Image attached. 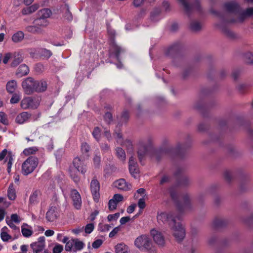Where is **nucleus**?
Masks as SVG:
<instances>
[{
	"label": "nucleus",
	"instance_id": "obj_1",
	"mask_svg": "<svg viewBox=\"0 0 253 253\" xmlns=\"http://www.w3.org/2000/svg\"><path fill=\"white\" fill-rule=\"evenodd\" d=\"M224 6L226 13L224 15L218 14V15L226 22H242L248 17L253 18V7L243 10L235 1L225 3Z\"/></svg>",
	"mask_w": 253,
	"mask_h": 253
},
{
	"label": "nucleus",
	"instance_id": "obj_2",
	"mask_svg": "<svg viewBox=\"0 0 253 253\" xmlns=\"http://www.w3.org/2000/svg\"><path fill=\"white\" fill-rule=\"evenodd\" d=\"M38 164V160L33 156L28 158L22 165V173L27 175L32 173L36 168Z\"/></svg>",
	"mask_w": 253,
	"mask_h": 253
},
{
	"label": "nucleus",
	"instance_id": "obj_3",
	"mask_svg": "<svg viewBox=\"0 0 253 253\" xmlns=\"http://www.w3.org/2000/svg\"><path fill=\"white\" fill-rule=\"evenodd\" d=\"M41 99L39 97H24L20 102V106L23 109H36L40 104Z\"/></svg>",
	"mask_w": 253,
	"mask_h": 253
},
{
	"label": "nucleus",
	"instance_id": "obj_4",
	"mask_svg": "<svg viewBox=\"0 0 253 253\" xmlns=\"http://www.w3.org/2000/svg\"><path fill=\"white\" fill-rule=\"evenodd\" d=\"M172 224H174L172 227L173 235L175 239L178 241H182L185 236V231L181 224L179 222L176 223L175 219L173 218L171 220Z\"/></svg>",
	"mask_w": 253,
	"mask_h": 253
},
{
	"label": "nucleus",
	"instance_id": "obj_5",
	"mask_svg": "<svg viewBox=\"0 0 253 253\" xmlns=\"http://www.w3.org/2000/svg\"><path fill=\"white\" fill-rule=\"evenodd\" d=\"M152 242L151 239L145 235L138 237L134 241L135 246L142 251H144L151 246Z\"/></svg>",
	"mask_w": 253,
	"mask_h": 253
},
{
	"label": "nucleus",
	"instance_id": "obj_6",
	"mask_svg": "<svg viewBox=\"0 0 253 253\" xmlns=\"http://www.w3.org/2000/svg\"><path fill=\"white\" fill-rule=\"evenodd\" d=\"M90 190L93 200L95 202L97 203L100 198V183L95 177H94L91 180Z\"/></svg>",
	"mask_w": 253,
	"mask_h": 253
},
{
	"label": "nucleus",
	"instance_id": "obj_7",
	"mask_svg": "<svg viewBox=\"0 0 253 253\" xmlns=\"http://www.w3.org/2000/svg\"><path fill=\"white\" fill-rule=\"evenodd\" d=\"M183 6L185 11L189 12L192 10L195 9L199 10L200 8L199 0H178Z\"/></svg>",
	"mask_w": 253,
	"mask_h": 253
},
{
	"label": "nucleus",
	"instance_id": "obj_8",
	"mask_svg": "<svg viewBox=\"0 0 253 253\" xmlns=\"http://www.w3.org/2000/svg\"><path fill=\"white\" fill-rule=\"evenodd\" d=\"M14 155L11 151H8L6 149L0 153V161L5 158L4 162L7 163V171L8 173L11 171V167L13 162Z\"/></svg>",
	"mask_w": 253,
	"mask_h": 253
},
{
	"label": "nucleus",
	"instance_id": "obj_9",
	"mask_svg": "<svg viewBox=\"0 0 253 253\" xmlns=\"http://www.w3.org/2000/svg\"><path fill=\"white\" fill-rule=\"evenodd\" d=\"M35 80L32 78H27L22 83V86L24 92L31 94L34 92Z\"/></svg>",
	"mask_w": 253,
	"mask_h": 253
},
{
	"label": "nucleus",
	"instance_id": "obj_10",
	"mask_svg": "<svg viewBox=\"0 0 253 253\" xmlns=\"http://www.w3.org/2000/svg\"><path fill=\"white\" fill-rule=\"evenodd\" d=\"M70 196L75 208L77 210L81 209L82 205V201L79 192L76 189H73L71 190Z\"/></svg>",
	"mask_w": 253,
	"mask_h": 253
},
{
	"label": "nucleus",
	"instance_id": "obj_11",
	"mask_svg": "<svg viewBox=\"0 0 253 253\" xmlns=\"http://www.w3.org/2000/svg\"><path fill=\"white\" fill-rule=\"evenodd\" d=\"M73 164L78 171L82 174H85L86 172V165L84 158L76 157L73 161Z\"/></svg>",
	"mask_w": 253,
	"mask_h": 253
},
{
	"label": "nucleus",
	"instance_id": "obj_12",
	"mask_svg": "<svg viewBox=\"0 0 253 253\" xmlns=\"http://www.w3.org/2000/svg\"><path fill=\"white\" fill-rule=\"evenodd\" d=\"M124 200V197L120 194H115L113 198L109 201L108 209L110 211H114L117 208V205Z\"/></svg>",
	"mask_w": 253,
	"mask_h": 253
},
{
	"label": "nucleus",
	"instance_id": "obj_13",
	"mask_svg": "<svg viewBox=\"0 0 253 253\" xmlns=\"http://www.w3.org/2000/svg\"><path fill=\"white\" fill-rule=\"evenodd\" d=\"M31 247L34 253H40L45 247V241L44 237L40 238L37 242L31 244Z\"/></svg>",
	"mask_w": 253,
	"mask_h": 253
},
{
	"label": "nucleus",
	"instance_id": "obj_14",
	"mask_svg": "<svg viewBox=\"0 0 253 253\" xmlns=\"http://www.w3.org/2000/svg\"><path fill=\"white\" fill-rule=\"evenodd\" d=\"M115 187L118 189L124 191H126L130 190L131 188V185L127 183L126 180L124 178H121L117 180H116L114 183Z\"/></svg>",
	"mask_w": 253,
	"mask_h": 253
},
{
	"label": "nucleus",
	"instance_id": "obj_15",
	"mask_svg": "<svg viewBox=\"0 0 253 253\" xmlns=\"http://www.w3.org/2000/svg\"><path fill=\"white\" fill-rule=\"evenodd\" d=\"M59 216L58 212L55 207H51L46 212L45 218L47 222H52L55 221Z\"/></svg>",
	"mask_w": 253,
	"mask_h": 253
},
{
	"label": "nucleus",
	"instance_id": "obj_16",
	"mask_svg": "<svg viewBox=\"0 0 253 253\" xmlns=\"http://www.w3.org/2000/svg\"><path fill=\"white\" fill-rule=\"evenodd\" d=\"M151 234L153 236L155 242L159 246H164L165 243V240L162 234L155 229H152L151 231Z\"/></svg>",
	"mask_w": 253,
	"mask_h": 253
},
{
	"label": "nucleus",
	"instance_id": "obj_17",
	"mask_svg": "<svg viewBox=\"0 0 253 253\" xmlns=\"http://www.w3.org/2000/svg\"><path fill=\"white\" fill-rule=\"evenodd\" d=\"M129 170L130 174L134 178H136L139 173L137 164L135 162L133 157L131 156L129 160Z\"/></svg>",
	"mask_w": 253,
	"mask_h": 253
},
{
	"label": "nucleus",
	"instance_id": "obj_18",
	"mask_svg": "<svg viewBox=\"0 0 253 253\" xmlns=\"http://www.w3.org/2000/svg\"><path fill=\"white\" fill-rule=\"evenodd\" d=\"M117 135V142L121 145L126 146L129 152H133V147L132 142L130 140L126 139L124 142L123 141L122 135L120 133H116Z\"/></svg>",
	"mask_w": 253,
	"mask_h": 253
},
{
	"label": "nucleus",
	"instance_id": "obj_19",
	"mask_svg": "<svg viewBox=\"0 0 253 253\" xmlns=\"http://www.w3.org/2000/svg\"><path fill=\"white\" fill-rule=\"evenodd\" d=\"M110 51L111 55L114 56L117 60H119L120 54L124 52L125 49L113 42Z\"/></svg>",
	"mask_w": 253,
	"mask_h": 253
},
{
	"label": "nucleus",
	"instance_id": "obj_20",
	"mask_svg": "<svg viewBox=\"0 0 253 253\" xmlns=\"http://www.w3.org/2000/svg\"><path fill=\"white\" fill-rule=\"evenodd\" d=\"M47 83L43 80L35 81L34 92H43L47 88Z\"/></svg>",
	"mask_w": 253,
	"mask_h": 253
},
{
	"label": "nucleus",
	"instance_id": "obj_21",
	"mask_svg": "<svg viewBox=\"0 0 253 253\" xmlns=\"http://www.w3.org/2000/svg\"><path fill=\"white\" fill-rule=\"evenodd\" d=\"M190 203V199L189 195L187 194H184L182 197L181 203H177V207L179 210L181 209L186 208L189 207Z\"/></svg>",
	"mask_w": 253,
	"mask_h": 253
},
{
	"label": "nucleus",
	"instance_id": "obj_22",
	"mask_svg": "<svg viewBox=\"0 0 253 253\" xmlns=\"http://www.w3.org/2000/svg\"><path fill=\"white\" fill-rule=\"evenodd\" d=\"M171 218L169 214L165 212H158L157 215V220L160 224L165 223L169 222Z\"/></svg>",
	"mask_w": 253,
	"mask_h": 253
},
{
	"label": "nucleus",
	"instance_id": "obj_23",
	"mask_svg": "<svg viewBox=\"0 0 253 253\" xmlns=\"http://www.w3.org/2000/svg\"><path fill=\"white\" fill-rule=\"evenodd\" d=\"M31 115L26 112H23L18 114L16 118V122L22 124L26 122L30 117Z\"/></svg>",
	"mask_w": 253,
	"mask_h": 253
},
{
	"label": "nucleus",
	"instance_id": "obj_24",
	"mask_svg": "<svg viewBox=\"0 0 253 253\" xmlns=\"http://www.w3.org/2000/svg\"><path fill=\"white\" fill-rule=\"evenodd\" d=\"M21 232L24 237H29L33 234L32 228L26 223H23L21 226Z\"/></svg>",
	"mask_w": 253,
	"mask_h": 253
},
{
	"label": "nucleus",
	"instance_id": "obj_25",
	"mask_svg": "<svg viewBox=\"0 0 253 253\" xmlns=\"http://www.w3.org/2000/svg\"><path fill=\"white\" fill-rule=\"evenodd\" d=\"M137 147H138V151H137V154H138V157L140 161V162L141 163L143 159L145 157L148 149L147 148L146 146H140V145H138V143H137Z\"/></svg>",
	"mask_w": 253,
	"mask_h": 253
},
{
	"label": "nucleus",
	"instance_id": "obj_26",
	"mask_svg": "<svg viewBox=\"0 0 253 253\" xmlns=\"http://www.w3.org/2000/svg\"><path fill=\"white\" fill-rule=\"evenodd\" d=\"M39 8V5L35 3L29 7H25L22 10V13L23 15H28L36 11Z\"/></svg>",
	"mask_w": 253,
	"mask_h": 253
},
{
	"label": "nucleus",
	"instance_id": "obj_27",
	"mask_svg": "<svg viewBox=\"0 0 253 253\" xmlns=\"http://www.w3.org/2000/svg\"><path fill=\"white\" fill-rule=\"evenodd\" d=\"M29 69L28 67L25 64H22L18 67L16 74L19 77L25 76L29 73Z\"/></svg>",
	"mask_w": 253,
	"mask_h": 253
},
{
	"label": "nucleus",
	"instance_id": "obj_28",
	"mask_svg": "<svg viewBox=\"0 0 253 253\" xmlns=\"http://www.w3.org/2000/svg\"><path fill=\"white\" fill-rule=\"evenodd\" d=\"M41 195L40 191L36 190L31 195L29 198V202L31 204L35 205L39 202V197Z\"/></svg>",
	"mask_w": 253,
	"mask_h": 253
},
{
	"label": "nucleus",
	"instance_id": "obj_29",
	"mask_svg": "<svg viewBox=\"0 0 253 253\" xmlns=\"http://www.w3.org/2000/svg\"><path fill=\"white\" fill-rule=\"evenodd\" d=\"M138 145L140 146H146L148 149L153 143V138L150 137H147L141 139L138 142Z\"/></svg>",
	"mask_w": 253,
	"mask_h": 253
},
{
	"label": "nucleus",
	"instance_id": "obj_30",
	"mask_svg": "<svg viewBox=\"0 0 253 253\" xmlns=\"http://www.w3.org/2000/svg\"><path fill=\"white\" fill-rule=\"evenodd\" d=\"M128 248L124 243L117 244L115 246L116 253H128Z\"/></svg>",
	"mask_w": 253,
	"mask_h": 253
},
{
	"label": "nucleus",
	"instance_id": "obj_31",
	"mask_svg": "<svg viewBox=\"0 0 253 253\" xmlns=\"http://www.w3.org/2000/svg\"><path fill=\"white\" fill-rule=\"evenodd\" d=\"M6 90L9 93H13L17 87V83L15 80H11L6 84Z\"/></svg>",
	"mask_w": 253,
	"mask_h": 253
},
{
	"label": "nucleus",
	"instance_id": "obj_32",
	"mask_svg": "<svg viewBox=\"0 0 253 253\" xmlns=\"http://www.w3.org/2000/svg\"><path fill=\"white\" fill-rule=\"evenodd\" d=\"M8 228L7 227H3L1 230L0 238L4 242H7L12 238V237L8 234Z\"/></svg>",
	"mask_w": 253,
	"mask_h": 253
},
{
	"label": "nucleus",
	"instance_id": "obj_33",
	"mask_svg": "<svg viewBox=\"0 0 253 253\" xmlns=\"http://www.w3.org/2000/svg\"><path fill=\"white\" fill-rule=\"evenodd\" d=\"M51 13V11L49 9L44 8L39 11L37 14L39 17L47 19Z\"/></svg>",
	"mask_w": 253,
	"mask_h": 253
},
{
	"label": "nucleus",
	"instance_id": "obj_34",
	"mask_svg": "<svg viewBox=\"0 0 253 253\" xmlns=\"http://www.w3.org/2000/svg\"><path fill=\"white\" fill-rule=\"evenodd\" d=\"M7 196L8 199L10 200H14L16 198V191L15 189L14 188L13 184H11L9 186L7 190Z\"/></svg>",
	"mask_w": 253,
	"mask_h": 253
},
{
	"label": "nucleus",
	"instance_id": "obj_35",
	"mask_svg": "<svg viewBox=\"0 0 253 253\" xmlns=\"http://www.w3.org/2000/svg\"><path fill=\"white\" fill-rule=\"evenodd\" d=\"M24 35L22 31H18L13 35L12 40L14 42H19L23 40Z\"/></svg>",
	"mask_w": 253,
	"mask_h": 253
},
{
	"label": "nucleus",
	"instance_id": "obj_36",
	"mask_svg": "<svg viewBox=\"0 0 253 253\" xmlns=\"http://www.w3.org/2000/svg\"><path fill=\"white\" fill-rule=\"evenodd\" d=\"M116 154L118 158L121 161H124L126 158L125 151L120 147H117L116 149Z\"/></svg>",
	"mask_w": 253,
	"mask_h": 253
},
{
	"label": "nucleus",
	"instance_id": "obj_37",
	"mask_svg": "<svg viewBox=\"0 0 253 253\" xmlns=\"http://www.w3.org/2000/svg\"><path fill=\"white\" fill-rule=\"evenodd\" d=\"M34 23L36 25L42 27H45L47 26L49 24L47 19H43L39 17H38V18L34 20Z\"/></svg>",
	"mask_w": 253,
	"mask_h": 253
},
{
	"label": "nucleus",
	"instance_id": "obj_38",
	"mask_svg": "<svg viewBox=\"0 0 253 253\" xmlns=\"http://www.w3.org/2000/svg\"><path fill=\"white\" fill-rule=\"evenodd\" d=\"M190 28L192 31L197 32L201 29L202 25L197 21H193L191 23Z\"/></svg>",
	"mask_w": 253,
	"mask_h": 253
},
{
	"label": "nucleus",
	"instance_id": "obj_39",
	"mask_svg": "<svg viewBox=\"0 0 253 253\" xmlns=\"http://www.w3.org/2000/svg\"><path fill=\"white\" fill-rule=\"evenodd\" d=\"M21 98L20 93H13L10 100L11 104H16L19 102Z\"/></svg>",
	"mask_w": 253,
	"mask_h": 253
},
{
	"label": "nucleus",
	"instance_id": "obj_40",
	"mask_svg": "<svg viewBox=\"0 0 253 253\" xmlns=\"http://www.w3.org/2000/svg\"><path fill=\"white\" fill-rule=\"evenodd\" d=\"M160 12L161 11L159 9H157L152 12L151 14V20L155 22L161 19V17L160 16Z\"/></svg>",
	"mask_w": 253,
	"mask_h": 253
},
{
	"label": "nucleus",
	"instance_id": "obj_41",
	"mask_svg": "<svg viewBox=\"0 0 253 253\" xmlns=\"http://www.w3.org/2000/svg\"><path fill=\"white\" fill-rule=\"evenodd\" d=\"M225 224V221L222 218H215L213 222V225L216 228L222 227Z\"/></svg>",
	"mask_w": 253,
	"mask_h": 253
},
{
	"label": "nucleus",
	"instance_id": "obj_42",
	"mask_svg": "<svg viewBox=\"0 0 253 253\" xmlns=\"http://www.w3.org/2000/svg\"><path fill=\"white\" fill-rule=\"evenodd\" d=\"M92 134L93 137L97 141H99L101 136L100 129L98 127H95L92 132Z\"/></svg>",
	"mask_w": 253,
	"mask_h": 253
},
{
	"label": "nucleus",
	"instance_id": "obj_43",
	"mask_svg": "<svg viewBox=\"0 0 253 253\" xmlns=\"http://www.w3.org/2000/svg\"><path fill=\"white\" fill-rule=\"evenodd\" d=\"M111 228V226L107 224L99 223L98 224V230L100 232L108 231Z\"/></svg>",
	"mask_w": 253,
	"mask_h": 253
},
{
	"label": "nucleus",
	"instance_id": "obj_44",
	"mask_svg": "<svg viewBox=\"0 0 253 253\" xmlns=\"http://www.w3.org/2000/svg\"><path fill=\"white\" fill-rule=\"evenodd\" d=\"M74 246L76 250H81L83 248L84 244L81 241L74 239Z\"/></svg>",
	"mask_w": 253,
	"mask_h": 253
},
{
	"label": "nucleus",
	"instance_id": "obj_45",
	"mask_svg": "<svg viewBox=\"0 0 253 253\" xmlns=\"http://www.w3.org/2000/svg\"><path fill=\"white\" fill-rule=\"evenodd\" d=\"M26 30L28 32L32 33H39L41 32V29L35 26H29L27 27Z\"/></svg>",
	"mask_w": 253,
	"mask_h": 253
},
{
	"label": "nucleus",
	"instance_id": "obj_46",
	"mask_svg": "<svg viewBox=\"0 0 253 253\" xmlns=\"http://www.w3.org/2000/svg\"><path fill=\"white\" fill-rule=\"evenodd\" d=\"M37 151L38 148L36 147H32L25 149L23 153L26 155H29L35 153Z\"/></svg>",
	"mask_w": 253,
	"mask_h": 253
},
{
	"label": "nucleus",
	"instance_id": "obj_47",
	"mask_svg": "<svg viewBox=\"0 0 253 253\" xmlns=\"http://www.w3.org/2000/svg\"><path fill=\"white\" fill-rule=\"evenodd\" d=\"M70 174L72 179L75 183H77L80 181V178L77 174V172L75 173L73 170L70 169Z\"/></svg>",
	"mask_w": 253,
	"mask_h": 253
},
{
	"label": "nucleus",
	"instance_id": "obj_48",
	"mask_svg": "<svg viewBox=\"0 0 253 253\" xmlns=\"http://www.w3.org/2000/svg\"><path fill=\"white\" fill-rule=\"evenodd\" d=\"M246 62L249 64H253V54L250 52H248L245 54Z\"/></svg>",
	"mask_w": 253,
	"mask_h": 253
},
{
	"label": "nucleus",
	"instance_id": "obj_49",
	"mask_svg": "<svg viewBox=\"0 0 253 253\" xmlns=\"http://www.w3.org/2000/svg\"><path fill=\"white\" fill-rule=\"evenodd\" d=\"M41 54L42 56L49 58L52 55V52L49 50L43 48L41 49Z\"/></svg>",
	"mask_w": 253,
	"mask_h": 253
},
{
	"label": "nucleus",
	"instance_id": "obj_50",
	"mask_svg": "<svg viewBox=\"0 0 253 253\" xmlns=\"http://www.w3.org/2000/svg\"><path fill=\"white\" fill-rule=\"evenodd\" d=\"M0 122L4 125H7L8 124V120L6 118V114L2 112H0Z\"/></svg>",
	"mask_w": 253,
	"mask_h": 253
},
{
	"label": "nucleus",
	"instance_id": "obj_51",
	"mask_svg": "<svg viewBox=\"0 0 253 253\" xmlns=\"http://www.w3.org/2000/svg\"><path fill=\"white\" fill-rule=\"evenodd\" d=\"M65 245V250L66 251H70L72 249H74V240L71 241H67Z\"/></svg>",
	"mask_w": 253,
	"mask_h": 253
},
{
	"label": "nucleus",
	"instance_id": "obj_52",
	"mask_svg": "<svg viewBox=\"0 0 253 253\" xmlns=\"http://www.w3.org/2000/svg\"><path fill=\"white\" fill-rule=\"evenodd\" d=\"M63 250V246L59 244H56L53 249V253H61Z\"/></svg>",
	"mask_w": 253,
	"mask_h": 253
},
{
	"label": "nucleus",
	"instance_id": "obj_53",
	"mask_svg": "<svg viewBox=\"0 0 253 253\" xmlns=\"http://www.w3.org/2000/svg\"><path fill=\"white\" fill-rule=\"evenodd\" d=\"M94 226L93 223H88L84 227V231L87 234H90L94 229Z\"/></svg>",
	"mask_w": 253,
	"mask_h": 253
},
{
	"label": "nucleus",
	"instance_id": "obj_54",
	"mask_svg": "<svg viewBox=\"0 0 253 253\" xmlns=\"http://www.w3.org/2000/svg\"><path fill=\"white\" fill-rule=\"evenodd\" d=\"M121 226H118L117 227H115L109 233V237L110 238H113L114 237L120 230H121Z\"/></svg>",
	"mask_w": 253,
	"mask_h": 253
},
{
	"label": "nucleus",
	"instance_id": "obj_55",
	"mask_svg": "<svg viewBox=\"0 0 253 253\" xmlns=\"http://www.w3.org/2000/svg\"><path fill=\"white\" fill-rule=\"evenodd\" d=\"M120 216V213L117 212L113 214H109L107 216L108 221L112 220H117Z\"/></svg>",
	"mask_w": 253,
	"mask_h": 253
},
{
	"label": "nucleus",
	"instance_id": "obj_56",
	"mask_svg": "<svg viewBox=\"0 0 253 253\" xmlns=\"http://www.w3.org/2000/svg\"><path fill=\"white\" fill-rule=\"evenodd\" d=\"M9 221H12L13 222L15 223H19L20 222V218L17 214H12L11 215L10 219Z\"/></svg>",
	"mask_w": 253,
	"mask_h": 253
},
{
	"label": "nucleus",
	"instance_id": "obj_57",
	"mask_svg": "<svg viewBox=\"0 0 253 253\" xmlns=\"http://www.w3.org/2000/svg\"><path fill=\"white\" fill-rule=\"evenodd\" d=\"M101 158L100 156L95 155L93 158V164L95 167L98 168L100 166Z\"/></svg>",
	"mask_w": 253,
	"mask_h": 253
},
{
	"label": "nucleus",
	"instance_id": "obj_58",
	"mask_svg": "<svg viewBox=\"0 0 253 253\" xmlns=\"http://www.w3.org/2000/svg\"><path fill=\"white\" fill-rule=\"evenodd\" d=\"M63 234L61 233H58L57 234V240L60 242H62L64 243H65L67 242L68 240H69V238L68 237H64L63 238Z\"/></svg>",
	"mask_w": 253,
	"mask_h": 253
},
{
	"label": "nucleus",
	"instance_id": "obj_59",
	"mask_svg": "<svg viewBox=\"0 0 253 253\" xmlns=\"http://www.w3.org/2000/svg\"><path fill=\"white\" fill-rule=\"evenodd\" d=\"M103 243V241L101 239H97L94 241L92 244V246L94 249L98 248Z\"/></svg>",
	"mask_w": 253,
	"mask_h": 253
},
{
	"label": "nucleus",
	"instance_id": "obj_60",
	"mask_svg": "<svg viewBox=\"0 0 253 253\" xmlns=\"http://www.w3.org/2000/svg\"><path fill=\"white\" fill-rule=\"evenodd\" d=\"M169 193L172 199L176 200L177 199V193L174 187H171L169 189Z\"/></svg>",
	"mask_w": 253,
	"mask_h": 253
},
{
	"label": "nucleus",
	"instance_id": "obj_61",
	"mask_svg": "<svg viewBox=\"0 0 253 253\" xmlns=\"http://www.w3.org/2000/svg\"><path fill=\"white\" fill-rule=\"evenodd\" d=\"M104 118L105 121L107 123L109 124L112 120V114L110 112H107L106 113H105Z\"/></svg>",
	"mask_w": 253,
	"mask_h": 253
},
{
	"label": "nucleus",
	"instance_id": "obj_62",
	"mask_svg": "<svg viewBox=\"0 0 253 253\" xmlns=\"http://www.w3.org/2000/svg\"><path fill=\"white\" fill-rule=\"evenodd\" d=\"M89 148H90L89 146L87 143H84L82 144V146H81V150L83 153H88L89 152Z\"/></svg>",
	"mask_w": 253,
	"mask_h": 253
},
{
	"label": "nucleus",
	"instance_id": "obj_63",
	"mask_svg": "<svg viewBox=\"0 0 253 253\" xmlns=\"http://www.w3.org/2000/svg\"><path fill=\"white\" fill-rule=\"evenodd\" d=\"M148 249H146L145 251H146L147 253H157V251L154 246H153L152 243L151 244V246L148 248Z\"/></svg>",
	"mask_w": 253,
	"mask_h": 253
},
{
	"label": "nucleus",
	"instance_id": "obj_64",
	"mask_svg": "<svg viewBox=\"0 0 253 253\" xmlns=\"http://www.w3.org/2000/svg\"><path fill=\"white\" fill-rule=\"evenodd\" d=\"M145 201L144 198H141L139 200L138 206L139 208L142 210L145 207Z\"/></svg>",
	"mask_w": 253,
	"mask_h": 253
}]
</instances>
